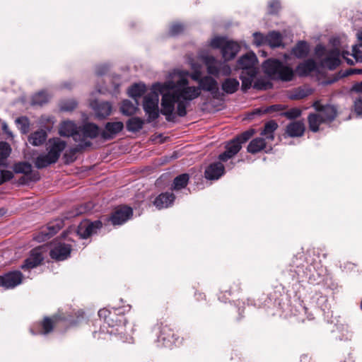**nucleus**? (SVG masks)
Masks as SVG:
<instances>
[{
    "label": "nucleus",
    "mask_w": 362,
    "mask_h": 362,
    "mask_svg": "<svg viewBox=\"0 0 362 362\" xmlns=\"http://www.w3.org/2000/svg\"><path fill=\"white\" fill-rule=\"evenodd\" d=\"M313 107L325 122L333 121L337 116V108L334 105H322L319 101H316L314 103Z\"/></svg>",
    "instance_id": "f8f14e48"
},
{
    "label": "nucleus",
    "mask_w": 362,
    "mask_h": 362,
    "mask_svg": "<svg viewBox=\"0 0 362 362\" xmlns=\"http://www.w3.org/2000/svg\"><path fill=\"white\" fill-rule=\"evenodd\" d=\"M185 27L182 24L176 23H173L169 30V34L171 36H176L184 31Z\"/></svg>",
    "instance_id": "09e8293b"
},
{
    "label": "nucleus",
    "mask_w": 362,
    "mask_h": 362,
    "mask_svg": "<svg viewBox=\"0 0 362 362\" xmlns=\"http://www.w3.org/2000/svg\"><path fill=\"white\" fill-rule=\"evenodd\" d=\"M349 53L348 52H344L342 54V57L346 60V62H347L348 64L352 65V64H354V61L352 59L346 57V55H349Z\"/></svg>",
    "instance_id": "338daca9"
},
{
    "label": "nucleus",
    "mask_w": 362,
    "mask_h": 362,
    "mask_svg": "<svg viewBox=\"0 0 362 362\" xmlns=\"http://www.w3.org/2000/svg\"><path fill=\"white\" fill-rule=\"evenodd\" d=\"M123 128L124 124L122 122H107L105 124V130L101 133V136L105 140L112 139L115 135L120 132Z\"/></svg>",
    "instance_id": "6ab92c4d"
},
{
    "label": "nucleus",
    "mask_w": 362,
    "mask_h": 362,
    "mask_svg": "<svg viewBox=\"0 0 362 362\" xmlns=\"http://www.w3.org/2000/svg\"><path fill=\"white\" fill-rule=\"evenodd\" d=\"M340 62V52L337 48L329 49L325 57L321 60L322 66L330 70L335 69Z\"/></svg>",
    "instance_id": "ddd939ff"
},
{
    "label": "nucleus",
    "mask_w": 362,
    "mask_h": 362,
    "mask_svg": "<svg viewBox=\"0 0 362 362\" xmlns=\"http://www.w3.org/2000/svg\"><path fill=\"white\" fill-rule=\"evenodd\" d=\"M240 86V83L236 78H227L221 83V89L226 94L235 93Z\"/></svg>",
    "instance_id": "c85d7f7f"
},
{
    "label": "nucleus",
    "mask_w": 362,
    "mask_h": 362,
    "mask_svg": "<svg viewBox=\"0 0 362 362\" xmlns=\"http://www.w3.org/2000/svg\"><path fill=\"white\" fill-rule=\"evenodd\" d=\"M257 59L254 53H247L238 61L237 69H241L240 78L242 81V89L246 90L252 86V81L257 74Z\"/></svg>",
    "instance_id": "7ed1b4c3"
},
{
    "label": "nucleus",
    "mask_w": 362,
    "mask_h": 362,
    "mask_svg": "<svg viewBox=\"0 0 362 362\" xmlns=\"http://www.w3.org/2000/svg\"><path fill=\"white\" fill-rule=\"evenodd\" d=\"M120 309L112 308V313L107 318L106 323L110 327L122 326L125 325L126 320L121 314Z\"/></svg>",
    "instance_id": "cd10ccee"
},
{
    "label": "nucleus",
    "mask_w": 362,
    "mask_h": 362,
    "mask_svg": "<svg viewBox=\"0 0 362 362\" xmlns=\"http://www.w3.org/2000/svg\"><path fill=\"white\" fill-rule=\"evenodd\" d=\"M44 257L40 248H35L31 250L29 257L24 261L21 269L24 271L29 270L37 267L41 264Z\"/></svg>",
    "instance_id": "4468645a"
},
{
    "label": "nucleus",
    "mask_w": 362,
    "mask_h": 362,
    "mask_svg": "<svg viewBox=\"0 0 362 362\" xmlns=\"http://www.w3.org/2000/svg\"><path fill=\"white\" fill-rule=\"evenodd\" d=\"M144 124V120L138 117H133L128 119L126 126L127 129L131 132H137L140 131Z\"/></svg>",
    "instance_id": "72a5a7b5"
},
{
    "label": "nucleus",
    "mask_w": 362,
    "mask_h": 362,
    "mask_svg": "<svg viewBox=\"0 0 362 362\" xmlns=\"http://www.w3.org/2000/svg\"><path fill=\"white\" fill-rule=\"evenodd\" d=\"M138 100H135L134 103H132L129 100H124L122 103L120 110L123 115L132 116L138 110Z\"/></svg>",
    "instance_id": "c756f323"
},
{
    "label": "nucleus",
    "mask_w": 362,
    "mask_h": 362,
    "mask_svg": "<svg viewBox=\"0 0 362 362\" xmlns=\"http://www.w3.org/2000/svg\"><path fill=\"white\" fill-rule=\"evenodd\" d=\"M13 170L16 173L25 174L30 181L40 180V175L37 172L32 173V165L27 162L18 163L14 165Z\"/></svg>",
    "instance_id": "aec40b11"
},
{
    "label": "nucleus",
    "mask_w": 362,
    "mask_h": 362,
    "mask_svg": "<svg viewBox=\"0 0 362 362\" xmlns=\"http://www.w3.org/2000/svg\"><path fill=\"white\" fill-rule=\"evenodd\" d=\"M189 178V175L187 173H183L177 176L173 180L171 189L174 190H179L185 188L188 183Z\"/></svg>",
    "instance_id": "ea45409f"
},
{
    "label": "nucleus",
    "mask_w": 362,
    "mask_h": 362,
    "mask_svg": "<svg viewBox=\"0 0 362 362\" xmlns=\"http://www.w3.org/2000/svg\"><path fill=\"white\" fill-rule=\"evenodd\" d=\"M352 56L357 62H362V44L353 46Z\"/></svg>",
    "instance_id": "3c124183"
},
{
    "label": "nucleus",
    "mask_w": 362,
    "mask_h": 362,
    "mask_svg": "<svg viewBox=\"0 0 362 362\" xmlns=\"http://www.w3.org/2000/svg\"><path fill=\"white\" fill-rule=\"evenodd\" d=\"M107 71V66H99L96 69V74L97 75L102 76L105 74Z\"/></svg>",
    "instance_id": "e2e57ef3"
},
{
    "label": "nucleus",
    "mask_w": 362,
    "mask_h": 362,
    "mask_svg": "<svg viewBox=\"0 0 362 362\" xmlns=\"http://www.w3.org/2000/svg\"><path fill=\"white\" fill-rule=\"evenodd\" d=\"M281 115L286 117L288 119H292L300 116L301 110L298 108H292L281 113Z\"/></svg>",
    "instance_id": "864d4df0"
},
{
    "label": "nucleus",
    "mask_w": 362,
    "mask_h": 362,
    "mask_svg": "<svg viewBox=\"0 0 362 362\" xmlns=\"http://www.w3.org/2000/svg\"><path fill=\"white\" fill-rule=\"evenodd\" d=\"M204 62L209 75L218 77L220 75L228 76L231 74V68L228 64L216 59L213 56H206Z\"/></svg>",
    "instance_id": "6e6552de"
},
{
    "label": "nucleus",
    "mask_w": 362,
    "mask_h": 362,
    "mask_svg": "<svg viewBox=\"0 0 362 362\" xmlns=\"http://www.w3.org/2000/svg\"><path fill=\"white\" fill-rule=\"evenodd\" d=\"M175 83V92L173 94L163 95L160 105L161 112L168 122H173L176 115L185 117L187 115V107L190 102L201 95V90L208 91L214 98H217L219 89L217 81L211 76H205L200 80L199 86H189L187 78L183 76Z\"/></svg>",
    "instance_id": "f257e3e1"
},
{
    "label": "nucleus",
    "mask_w": 362,
    "mask_h": 362,
    "mask_svg": "<svg viewBox=\"0 0 362 362\" xmlns=\"http://www.w3.org/2000/svg\"><path fill=\"white\" fill-rule=\"evenodd\" d=\"M71 246L69 244L58 243H55L49 252L52 259L57 261H63L70 256Z\"/></svg>",
    "instance_id": "9b49d317"
},
{
    "label": "nucleus",
    "mask_w": 362,
    "mask_h": 362,
    "mask_svg": "<svg viewBox=\"0 0 362 362\" xmlns=\"http://www.w3.org/2000/svg\"><path fill=\"white\" fill-rule=\"evenodd\" d=\"M266 146L264 139L255 138L252 139L248 146L247 151L250 153H256L264 149Z\"/></svg>",
    "instance_id": "f704fd0d"
},
{
    "label": "nucleus",
    "mask_w": 362,
    "mask_h": 362,
    "mask_svg": "<svg viewBox=\"0 0 362 362\" xmlns=\"http://www.w3.org/2000/svg\"><path fill=\"white\" fill-rule=\"evenodd\" d=\"M59 320V317L57 316H53L52 317H45L40 325V329L37 332L33 334H47L49 333L54 326H57Z\"/></svg>",
    "instance_id": "b1692460"
},
{
    "label": "nucleus",
    "mask_w": 362,
    "mask_h": 362,
    "mask_svg": "<svg viewBox=\"0 0 362 362\" xmlns=\"http://www.w3.org/2000/svg\"><path fill=\"white\" fill-rule=\"evenodd\" d=\"M240 142L235 139H233L226 146V151L218 156L221 162H226L236 155L241 149Z\"/></svg>",
    "instance_id": "f3484780"
},
{
    "label": "nucleus",
    "mask_w": 362,
    "mask_h": 362,
    "mask_svg": "<svg viewBox=\"0 0 362 362\" xmlns=\"http://www.w3.org/2000/svg\"><path fill=\"white\" fill-rule=\"evenodd\" d=\"M102 226L103 223L100 221L91 222L88 220H84L78 225L76 233L80 238L86 239L94 234H96Z\"/></svg>",
    "instance_id": "1a4fd4ad"
},
{
    "label": "nucleus",
    "mask_w": 362,
    "mask_h": 362,
    "mask_svg": "<svg viewBox=\"0 0 362 362\" xmlns=\"http://www.w3.org/2000/svg\"><path fill=\"white\" fill-rule=\"evenodd\" d=\"M328 50L326 49L325 47L322 45H317L315 48V54L316 57L320 60L325 57Z\"/></svg>",
    "instance_id": "5fc2aeb1"
},
{
    "label": "nucleus",
    "mask_w": 362,
    "mask_h": 362,
    "mask_svg": "<svg viewBox=\"0 0 362 362\" xmlns=\"http://www.w3.org/2000/svg\"><path fill=\"white\" fill-rule=\"evenodd\" d=\"M225 172V168L221 162H216L209 165L205 170V177L207 180H218Z\"/></svg>",
    "instance_id": "a211bd4d"
},
{
    "label": "nucleus",
    "mask_w": 362,
    "mask_h": 362,
    "mask_svg": "<svg viewBox=\"0 0 362 362\" xmlns=\"http://www.w3.org/2000/svg\"><path fill=\"white\" fill-rule=\"evenodd\" d=\"M11 152V148L10 145L5 141H1L0 142V159L2 160L6 159L10 156Z\"/></svg>",
    "instance_id": "a18cd8bd"
},
{
    "label": "nucleus",
    "mask_w": 362,
    "mask_h": 362,
    "mask_svg": "<svg viewBox=\"0 0 362 362\" xmlns=\"http://www.w3.org/2000/svg\"><path fill=\"white\" fill-rule=\"evenodd\" d=\"M49 97L45 91H40L33 96L32 105H42L48 101Z\"/></svg>",
    "instance_id": "79ce46f5"
},
{
    "label": "nucleus",
    "mask_w": 362,
    "mask_h": 362,
    "mask_svg": "<svg viewBox=\"0 0 362 362\" xmlns=\"http://www.w3.org/2000/svg\"><path fill=\"white\" fill-rule=\"evenodd\" d=\"M308 121L310 129L314 132L319 130V127L321 124L326 123L318 112L310 114L308 117Z\"/></svg>",
    "instance_id": "2f4dec72"
},
{
    "label": "nucleus",
    "mask_w": 362,
    "mask_h": 362,
    "mask_svg": "<svg viewBox=\"0 0 362 362\" xmlns=\"http://www.w3.org/2000/svg\"><path fill=\"white\" fill-rule=\"evenodd\" d=\"M262 68L265 74L274 79L284 81H291L293 76V71L291 68L285 66L278 59H269L264 62Z\"/></svg>",
    "instance_id": "423d86ee"
},
{
    "label": "nucleus",
    "mask_w": 362,
    "mask_h": 362,
    "mask_svg": "<svg viewBox=\"0 0 362 362\" xmlns=\"http://www.w3.org/2000/svg\"><path fill=\"white\" fill-rule=\"evenodd\" d=\"M280 8V3L277 0H272L269 3V13H275Z\"/></svg>",
    "instance_id": "bf43d9fd"
},
{
    "label": "nucleus",
    "mask_w": 362,
    "mask_h": 362,
    "mask_svg": "<svg viewBox=\"0 0 362 362\" xmlns=\"http://www.w3.org/2000/svg\"><path fill=\"white\" fill-rule=\"evenodd\" d=\"M278 124L273 120L269 121L264 125V129L261 132V135L265 136V139L273 140L274 132L277 129Z\"/></svg>",
    "instance_id": "58836bf2"
},
{
    "label": "nucleus",
    "mask_w": 362,
    "mask_h": 362,
    "mask_svg": "<svg viewBox=\"0 0 362 362\" xmlns=\"http://www.w3.org/2000/svg\"><path fill=\"white\" fill-rule=\"evenodd\" d=\"M146 92V86L141 83H135L128 90L129 97L138 100L142 95Z\"/></svg>",
    "instance_id": "e433bc0d"
},
{
    "label": "nucleus",
    "mask_w": 362,
    "mask_h": 362,
    "mask_svg": "<svg viewBox=\"0 0 362 362\" xmlns=\"http://www.w3.org/2000/svg\"><path fill=\"white\" fill-rule=\"evenodd\" d=\"M133 211L131 207L122 206L117 208L110 217L113 225H122L128 221L132 216Z\"/></svg>",
    "instance_id": "9d476101"
},
{
    "label": "nucleus",
    "mask_w": 362,
    "mask_h": 362,
    "mask_svg": "<svg viewBox=\"0 0 362 362\" xmlns=\"http://www.w3.org/2000/svg\"><path fill=\"white\" fill-rule=\"evenodd\" d=\"M13 177V174L10 170H1L0 173V185L9 181Z\"/></svg>",
    "instance_id": "13d9d810"
},
{
    "label": "nucleus",
    "mask_w": 362,
    "mask_h": 362,
    "mask_svg": "<svg viewBox=\"0 0 362 362\" xmlns=\"http://www.w3.org/2000/svg\"><path fill=\"white\" fill-rule=\"evenodd\" d=\"M175 81H167L163 83H157L153 86L151 91L144 95L143 109L147 115V122L150 123L157 119L160 112L162 114L158 106L159 95H162V100L165 94H173L175 92Z\"/></svg>",
    "instance_id": "f03ea898"
},
{
    "label": "nucleus",
    "mask_w": 362,
    "mask_h": 362,
    "mask_svg": "<svg viewBox=\"0 0 362 362\" xmlns=\"http://www.w3.org/2000/svg\"><path fill=\"white\" fill-rule=\"evenodd\" d=\"M92 208H93V204L91 203H87L85 204H82V205L79 206L78 207H77L75 209V211L71 213V214L70 215V217L78 216L80 214L86 213V212L90 211L92 209Z\"/></svg>",
    "instance_id": "de8ad7c7"
},
{
    "label": "nucleus",
    "mask_w": 362,
    "mask_h": 362,
    "mask_svg": "<svg viewBox=\"0 0 362 362\" xmlns=\"http://www.w3.org/2000/svg\"><path fill=\"white\" fill-rule=\"evenodd\" d=\"M305 131V125L303 122L296 121L290 123L286 127V133L291 137L301 136Z\"/></svg>",
    "instance_id": "bb28decb"
},
{
    "label": "nucleus",
    "mask_w": 362,
    "mask_h": 362,
    "mask_svg": "<svg viewBox=\"0 0 362 362\" xmlns=\"http://www.w3.org/2000/svg\"><path fill=\"white\" fill-rule=\"evenodd\" d=\"M92 105L98 118H105L111 113L112 106L108 102L95 101Z\"/></svg>",
    "instance_id": "4be33fe9"
},
{
    "label": "nucleus",
    "mask_w": 362,
    "mask_h": 362,
    "mask_svg": "<svg viewBox=\"0 0 362 362\" xmlns=\"http://www.w3.org/2000/svg\"><path fill=\"white\" fill-rule=\"evenodd\" d=\"M337 329L339 331L346 332V334H344V333L342 334V337L340 338L341 340H342V339L346 340V339H350L351 334L349 333L347 325H337Z\"/></svg>",
    "instance_id": "680f3d73"
},
{
    "label": "nucleus",
    "mask_w": 362,
    "mask_h": 362,
    "mask_svg": "<svg viewBox=\"0 0 362 362\" xmlns=\"http://www.w3.org/2000/svg\"><path fill=\"white\" fill-rule=\"evenodd\" d=\"M158 341V342H161V345L165 347H170L173 344L175 343L174 333L168 325H164L160 327Z\"/></svg>",
    "instance_id": "412c9836"
},
{
    "label": "nucleus",
    "mask_w": 362,
    "mask_h": 362,
    "mask_svg": "<svg viewBox=\"0 0 362 362\" xmlns=\"http://www.w3.org/2000/svg\"><path fill=\"white\" fill-rule=\"evenodd\" d=\"M267 45L271 47H279L282 45V35L279 32L272 31L267 35Z\"/></svg>",
    "instance_id": "c9c22d12"
},
{
    "label": "nucleus",
    "mask_w": 362,
    "mask_h": 362,
    "mask_svg": "<svg viewBox=\"0 0 362 362\" xmlns=\"http://www.w3.org/2000/svg\"><path fill=\"white\" fill-rule=\"evenodd\" d=\"M59 134L62 136H71L78 142L80 139L79 127H77L74 122L71 121L64 122L59 128Z\"/></svg>",
    "instance_id": "dca6fc26"
},
{
    "label": "nucleus",
    "mask_w": 362,
    "mask_h": 362,
    "mask_svg": "<svg viewBox=\"0 0 362 362\" xmlns=\"http://www.w3.org/2000/svg\"><path fill=\"white\" fill-rule=\"evenodd\" d=\"M181 76H183L185 78H187V76H189L193 81H197L198 84H199L200 80L202 79V73L199 70H195L191 74L188 71H177L175 72L173 80H168V81H176Z\"/></svg>",
    "instance_id": "473e14b6"
},
{
    "label": "nucleus",
    "mask_w": 362,
    "mask_h": 362,
    "mask_svg": "<svg viewBox=\"0 0 362 362\" xmlns=\"http://www.w3.org/2000/svg\"><path fill=\"white\" fill-rule=\"evenodd\" d=\"M79 132L81 139L78 140V145L70 149L69 152L64 153L67 162H73L76 159L75 155L78 151L91 145V142L88 139L97 137L99 134V129L97 125L88 123L83 127H79Z\"/></svg>",
    "instance_id": "39448f33"
},
{
    "label": "nucleus",
    "mask_w": 362,
    "mask_h": 362,
    "mask_svg": "<svg viewBox=\"0 0 362 362\" xmlns=\"http://www.w3.org/2000/svg\"><path fill=\"white\" fill-rule=\"evenodd\" d=\"M47 136V135L45 130H37L29 136L28 141L33 146H38L42 145L46 141Z\"/></svg>",
    "instance_id": "7c9ffc66"
},
{
    "label": "nucleus",
    "mask_w": 362,
    "mask_h": 362,
    "mask_svg": "<svg viewBox=\"0 0 362 362\" xmlns=\"http://www.w3.org/2000/svg\"><path fill=\"white\" fill-rule=\"evenodd\" d=\"M16 123L23 134H26L29 130V121L25 117H21L16 119Z\"/></svg>",
    "instance_id": "49530a36"
},
{
    "label": "nucleus",
    "mask_w": 362,
    "mask_h": 362,
    "mask_svg": "<svg viewBox=\"0 0 362 362\" xmlns=\"http://www.w3.org/2000/svg\"><path fill=\"white\" fill-rule=\"evenodd\" d=\"M316 69V62L313 59H309L298 64L296 68V72L299 76H305L314 71Z\"/></svg>",
    "instance_id": "393cba45"
},
{
    "label": "nucleus",
    "mask_w": 362,
    "mask_h": 362,
    "mask_svg": "<svg viewBox=\"0 0 362 362\" xmlns=\"http://www.w3.org/2000/svg\"><path fill=\"white\" fill-rule=\"evenodd\" d=\"M311 271V267H306L305 269H303V266L300 267L296 265V269L294 270L295 273L299 278H308L309 281H313V277L314 278V275H309V272Z\"/></svg>",
    "instance_id": "c03bdc74"
},
{
    "label": "nucleus",
    "mask_w": 362,
    "mask_h": 362,
    "mask_svg": "<svg viewBox=\"0 0 362 362\" xmlns=\"http://www.w3.org/2000/svg\"><path fill=\"white\" fill-rule=\"evenodd\" d=\"M255 134L254 129H249L247 131L244 132L239 136H238L236 138H235L236 140H238V142H240V144L246 142L247 140H249L252 135Z\"/></svg>",
    "instance_id": "8fccbe9b"
},
{
    "label": "nucleus",
    "mask_w": 362,
    "mask_h": 362,
    "mask_svg": "<svg viewBox=\"0 0 362 362\" xmlns=\"http://www.w3.org/2000/svg\"><path fill=\"white\" fill-rule=\"evenodd\" d=\"M175 199L172 192H165L159 194L154 200L153 204L158 209L170 206Z\"/></svg>",
    "instance_id": "5701e85b"
},
{
    "label": "nucleus",
    "mask_w": 362,
    "mask_h": 362,
    "mask_svg": "<svg viewBox=\"0 0 362 362\" xmlns=\"http://www.w3.org/2000/svg\"><path fill=\"white\" fill-rule=\"evenodd\" d=\"M254 87L259 90H267L272 87V84L269 81L259 79L255 83Z\"/></svg>",
    "instance_id": "6e6d98bb"
},
{
    "label": "nucleus",
    "mask_w": 362,
    "mask_h": 362,
    "mask_svg": "<svg viewBox=\"0 0 362 362\" xmlns=\"http://www.w3.org/2000/svg\"><path fill=\"white\" fill-rule=\"evenodd\" d=\"M77 105V103L74 100H69L67 101H64L61 104L60 108L63 111H71L73 110Z\"/></svg>",
    "instance_id": "4d7b16f0"
},
{
    "label": "nucleus",
    "mask_w": 362,
    "mask_h": 362,
    "mask_svg": "<svg viewBox=\"0 0 362 362\" xmlns=\"http://www.w3.org/2000/svg\"><path fill=\"white\" fill-rule=\"evenodd\" d=\"M310 93V90L299 87L293 90L290 94L289 98L292 100H299L308 96Z\"/></svg>",
    "instance_id": "a19ab883"
},
{
    "label": "nucleus",
    "mask_w": 362,
    "mask_h": 362,
    "mask_svg": "<svg viewBox=\"0 0 362 362\" xmlns=\"http://www.w3.org/2000/svg\"><path fill=\"white\" fill-rule=\"evenodd\" d=\"M310 50L309 44L304 41L300 40L293 47L291 53L298 59L305 58Z\"/></svg>",
    "instance_id": "a878e982"
},
{
    "label": "nucleus",
    "mask_w": 362,
    "mask_h": 362,
    "mask_svg": "<svg viewBox=\"0 0 362 362\" xmlns=\"http://www.w3.org/2000/svg\"><path fill=\"white\" fill-rule=\"evenodd\" d=\"M283 107L281 105H271L269 107L267 108V112H277L281 110H282Z\"/></svg>",
    "instance_id": "0e129e2a"
},
{
    "label": "nucleus",
    "mask_w": 362,
    "mask_h": 362,
    "mask_svg": "<svg viewBox=\"0 0 362 362\" xmlns=\"http://www.w3.org/2000/svg\"><path fill=\"white\" fill-rule=\"evenodd\" d=\"M112 310H110L106 308L100 309L98 311V316L100 319H103L104 321L106 322L107 320V318L112 314Z\"/></svg>",
    "instance_id": "052dcab7"
},
{
    "label": "nucleus",
    "mask_w": 362,
    "mask_h": 362,
    "mask_svg": "<svg viewBox=\"0 0 362 362\" xmlns=\"http://www.w3.org/2000/svg\"><path fill=\"white\" fill-rule=\"evenodd\" d=\"M59 228V226H58L57 228H55L54 226H49L46 229L42 230L35 239L38 242L45 241L54 235Z\"/></svg>",
    "instance_id": "4c0bfd02"
},
{
    "label": "nucleus",
    "mask_w": 362,
    "mask_h": 362,
    "mask_svg": "<svg viewBox=\"0 0 362 362\" xmlns=\"http://www.w3.org/2000/svg\"><path fill=\"white\" fill-rule=\"evenodd\" d=\"M355 89L362 92V82L355 86ZM354 110L357 115L362 116V94L360 95L354 102Z\"/></svg>",
    "instance_id": "37998d69"
},
{
    "label": "nucleus",
    "mask_w": 362,
    "mask_h": 362,
    "mask_svg": "<svg viewBox=\"0 0 362 362\" xmlns=\"http://www.w3.org/2000/svg\"><path fill=\"white\" fill-rule=\"evenodd\" d=\"M2 286L6 289L13 288L22 282L23 274L19 271H13L1 276Z\"/></svg>",
    "instance_id": "2eb2a0df"
},
{
    "label": "nucleus",
    "mask_w": 362,
    "mask_h": 362,
    "mask_svg": "<svg viewBox=\"0 0 362 362\" xmlns=\"http://www.w3.org/2000/svg\"><path fill=\"white\" fill-rule=\"evenodd\" d=\"M2 130L4 131V132L5 134H7V136L8 137H11V138L13 137L12 132L9 130V128H8V125L5 122H4L2 124Z\"/></svg>",
    "instance_id": "69168bd1"
},
{
    "label": "nucleus",
    "mask_w": 362,
    "mask_h": 362,
    "mask_svg": "<svg viewBox=\"0 0 362 362\" xmlns=\"http://www.w3.org/2000/svg\"><path fill=\"white\" fill-rule=\"evenodd\" d=\"M211 45L214 48H221L223 58L225 61L233 59L240 50L238 43L227 40L223 37H216L212 39Z\"/></svg>",
    "instance_id": "0eeeda50"
},
{
    "label": "nucleus",
    "mask_w": 362,
    "mask_h": 362,
    "mask_svg": "<svg viewBox=\"0 0 362 362\" xmlns=\"http://www.w3.org/2000/svg\"><path fill=\"white\" fill-rule=\"evenodd\" d=\"M358 38L362 42V31L358 33Z\"/></svg>",
    "instance_id": "774afa93"
},
{
    "label": "nucleus",
    "mask_w": 362,
    "mask_h": 362,
    "mask_svg": "<svg viewBox=\"0 0 362 362\" xmlns=\"http://www.w3.org/2000/svg\"><path fill=\"white\" fill-rule=\"evenodd\" d=\"M254 43L257 46H261L267 45V36H264L262 33L256 32L253 33Z\"/></svg>",
    "instance_id": "603ef678"
},
{
    "label": "nucleus",
    "mask_w": 362,
    "mask_h": 362,
    "mask_svg": "<svg viewBox=\"0 0 362 362\" xmlns=\"http://www.w3.org/2000/svg\"><path fill=\"white\" fill-rule=\"evenodd\" d=\"M66 143L59 138L49 140L48 153L38 156L35 162L36 168L41 169L57 163Z\"/></svg>",
    "instance_id": "20e7f679"
}]
</instances>
